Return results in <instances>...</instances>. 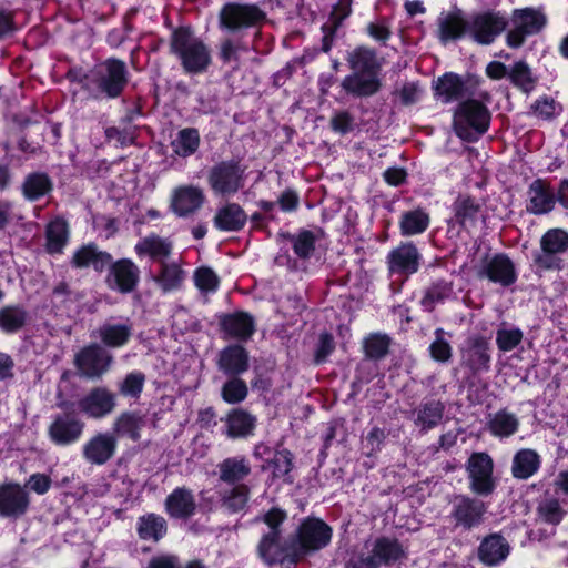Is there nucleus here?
<instances>
[{
  "label": "nucleus",
  "mask_w": 568,
  "mask_h": 568,
  "mask_svg": "<svg viewBox=\"0 0 568 568\" xmlns=\"http://www.w3.org/2000/svg\"><path fill=\"white\" fill-rule=\"evenodd\" d=\"M286 519V513L280 508H272L264 516V523L270 531L263 536L258 545L261 558L268 565L283 562L284 560L296 561V549L294 542L284 545L281 542V524Z\"/></svg>",
  "instance_id": "nucleus-1"
},
{
  "label": "nucleus",
  "mask_w": 568,
  "mask_h": 568,
  "mask_svg": "<svg viewBox=\"0 0 568 568\" xmlns=\"http://www.w3.org/2000/svg\"><path fill=\"white\" fill-rule=\"evenodd\" d=\"M172 51L180 58L189 73L204 71L210 63V53L204 43L187 29L175 30L171 40Z\"/></svg>",
  "instance_id": "nucleus-2"
},
{
  "label": "nucleus",
  "mask_w": 568,
  "mask_h": 568,
  "mask_svg": "<svg viewBox=\"0 0 568 568\" xmlns=\"http://www.w3.org/2000/svg\"><path fill=\"white\" fill-rule=\"evenodd\" d=\"M487 108L476 100H468L459 104L454 114V129L456 134L466 141H475L484 134L489 125Z\"/></svg>",
  "instance_id": "nucleus-3"
},
{
  "label": "nucleus",
  "mask_w": 568,
  "mask_h": 568,
  "mask_svg": "<svg viewBox=\"0 0 568 568\" xmlns=\"http://www.w3.org/2000/svg\"><path fill=\"white\" fill-rule=\"evenodd\" d=\"M125 63L118 59H108L92 70L88 81L92 91L108 98H116L128 82Z\"/></svg>",
  "instance_id": "nucleus-4"
},
{
  "label": "nucleus",
  "mask_w": 568,
  "mask_h": 568,
  "mask_svg": "<svg viewBox=\"0 0 568 568\" xmlns=\"http://www.w3.org/2000/svg\"><path fill=\"white\" fill-rule=\"evenodd\" d=\"M207 182L219 195H233L244 186V169L236 161H222L211 168Z\"/></svg>",
  "instance_id": "nucleus-5"
},
{
  "label": "nucleus",
  "mask_w": 568,
  "mask_h": 568,
  "mask_svg": "<svg viewBox=\"0 0 568 568\" xmlns=\"http://www.w3.org/2000/svg\"><path fill=\"white\" fill-rule=\"evenodd\" d=\"M332 538V529L323 520L308 518L304 520L297 530V540L294 541L296 560L310 552L326 547Z\"/></svg>",
  "instance_id": "nucleus-6"
},
{
  "label": "nucleus",
  "mask_w": 568,
  "mask_h": 568,
  "mask_svg": "<svg viewBox=\"0 0 568 568\" xmlns=\"http://www.w3.org/2000/svg\"><path fill=\"white\" fill-rule=\"evenodd\" d=\"M220 26L235 32L250 28L263 19V12L254 4L226 3L220 11Z\"/></svg>",
  "instance_id": "nucleus-7"
},
{
  "label": "nucleus",
  "mask_w": 568,
  "mask_h": 568,
  "mask_svg": "<svg viewBox=\"0 0 568 568\" xmlns=\"http://www.w3.org/2000/svg\"><path fill=\"white\" fill-rule=\"evenodd\" d=\"M493 459L486 453H474L467 463V471L470 479V489L477 494L487 496L493 493Z\"/></svg>",
  "instance_id": "nucleus-8"
},
{
  "label": "nucleus",
  "mask_w": 568,
  "mask_h": 568,
  "mask_svg": "<svg viewBox=\"0 0 568 568\" xmlns=\"http://www.w3.org/2000/svg\"><path fill=\"white\" fill-rule=\"evenodd\" d=\"M541 252L535 256V263L546 270L560 268L557 257L568 250V233L561 229L547 231L540 240Z\"/></svg>",
  "instance_id": "nucleus-9"
},
{
  "label": "nucleus",
  "mask_w": 568,
  "mask_h": 568,
  "mask_svg": "<svg viewBox=\"0 0 568 568\" xmlns=\"http://www.w3.org/2000/svg\"><path fill=\"white\" fill-rule=\"evenodd\" d=\"M112 356L100 345L92 344L82 348L75 356L80 374L87 378H100L110 367Z\"/></svg>",
  "instance_id": "nucleus-10"
},
{
  "label": "nucleus",
  "mask_w": 568,
  "mask_h": 568,
  "mask_svg": "<svg viewBox=\"0 0 568 568\" xmlns=\"http://www.w3.org/2000/svg\"><path fill=\"white\" fill-rule=\"evenodd\" d=\"M116 405L115 394L106 387H94L78 402L79 410L94 419L110 415Z\"/></svg>",
  "instance_id": "nucleus-11"
},
{
  "label": "nucleus",
  "mask_w": 568,
  "mask_h": 568,
  "mask_svg": "<svg viewBox=\"0 0 568 568\" xmlns=\"http://www.w3.org/2000/svg\"><path fill=\"white\" fill-rule=\"evenodd\" d=\"M477 275L503 286L511 285L517 278L515 265L505 254L486 257L478 268Z\"/></svg>",
  "instance_id": "nucleus-12"
},
{
  "label": "nucleus",
  "mask_w": 568,
  "mask_h": 568,
  "mask_svg": "<svg viewBox=\"0 0 568 568\" xmlns=\"http://www.w3.org/2000/svg\"><path fill=\"white\" fill-rule=\"evenodd\" d=\"M486 510L484 501L466 496H457L453 501L450 515L456 526L471 529L481 524Z\"/></svg>",
  "instance_id": "nucleus-13"
},
{
  "label": "nucleus",
  "mask_w": 568,
  "mask_h": 568,
  "mask_svg": "<svg viewBox=\"0 0 568 568\" xmlns=\"http://www.w3.org/2000/svg\"><path fill=\"white\" fill-rule=\"evenodd\" d=\"M507 26L504 17L494 12H485L471 18L468 30L474 39L481 44L491 43Z\"/></svg>",
  "instance_id": "nucleus-14"
},
{
  "label": "nucleus",
  "mask_w": 568,
  "mask_h": 568,
  "mask_svg": "<svg viewBox=\"0 0 568 568\" xmlns=\"http://www.w3.org/2000/svg\"><path fill=\"white\" fill-rule=\"evenodd\" d=\"M365 550L381 566H390L406 557L403 545L394 538L379 537L365 542Z\"/></svg>",
  "instance_id": "nucleus-15"
},
{
  "label": "nucleus",
  "mask_w": 568,
  "mask_h": 568,
  "mask_svg": "<svg viewBox=\"0 0 568 568\" xmlns=\"http://www.w3.org/2000/svg\"><path fill=\"white\" fill-rule=\"evenodd\" d=\"M110 272L106 277V283L110 288L116 290L121 293L132 292L140 278L139 267L128 258H122L109 265Z\"/></svg>",
  "instance_id": "nucleus-16"
},
{
  "label": "nucleus",
  "mask_w": 568,
  "mask_h": 568,
  "mask_svg": "<svg viewBox=\"0 0 568 568\" xmlns=\"http://www.w3.org/2000/svg\"><path fill=\"white\" fill-rule=\"evenodd\" d=\"M84 428V423L72 414L58 415L49 427L50 438L58 445L77 442Z\"/></svg>",
  "instance_id": "nucleus-17"
},
{
  "label": "nucleus",
  "mask_w": 568,
  "mask_h": 568,
  "mask_svg": "<svg viewBox=\"0 0 568 568\" xmlns=\"http://www.w3.org/2000/svg\"><path fill=\"white\" fill-rule=\"evenodd\" d=\"M116 449V438L108 433H99L83 446L84 459L92 465H103L109 462Z\"/></svg>",
  "instance_id": "nucleus-18"
},
{
  "label": "nucleus",
  "mask_w": 568,
  "mask_h": 568,
  "mask_svg": "<svg viewBox=\"0 0 568 568\" xmlns=\"http://www.w3.org/2000/svg\"><path fill=\"white\" fill-rule=\"evenodd\" d=\"M29 505L27 491L18 484L0 486V516L18 517L26 513Z\"/></svg>",
  "instance_id": "nucleus-19"
},
{
  "label": "nucleus",
  "mask_w": 568,
  "mask_h": 568,
  "mask_svg": "<svg viewBox=\"0 0 568 568\" xmlns=\"http://www.w3.org/2000/svg\"><path fill=\"white\" fill-rule=\"evenodd\" d=\"M203 202L204 193L202 189L193 185H184L173 191L171 207L176 215L185 217L197 211Z\"/></svg>",
  "instance_id": "nucleus-20"
},
{
  "label": "nucleus",
  "mask_w": 568,
  "mask_h": 568,
  "mask_svg": "<svg viewBox=\"0 0 568 568\" xmlns=\"http://www.w3.org/2000/svg\"><path fill=\"white\" fill-rule=\"evenodd\" d=\"M341 87L352 97L367 98L381 90L382 82L378 75L352 72L342 80Z\"/></svg>",
  "instance_id": "nucleus-21"
},
{
  "label": "nucleus",
  "mask_w": 568,
  "mask_h": 568,
  "mask_svg": "<svg viewBox=\"0 0 568 568\" xmlns=\"http://www.w3.org/2000/svg\"><path fill=\"white\" fill-rule=\"evenodd\" d=\"M557 194L550 185L542 180H535L528 189L527 210L534 214L550 212L556 203Z\"/></svg>",
  "instance_id": "nucleus-22"
},
{
  "label": "nucleus",
  "mask_w": 568,
  "mask_h": 568,
  "mask_svg": "<svg viewBox=\"0 0 568 568\" xmlns=\"http://www.w3.org/2000/svg\"><path fill=\"white\" fill-rule=\"evenodd\" d=\"M509 551L508 541L499 534H491L480 542L478 558L487 566H496L508 557Z\"/></svg>",
  "instance_id": "nucleus-23"
},
{
  "label": "nucleus",
  "mask_w": 568,
  "mask_h": 568,
  "mask_svg": "<svg viewBox=\"0 0 568 568\" xmlns=\"http://www.w3.org/2000/svg\"><path fill=\"white\" fill-rule=\"evenodd\" d=\"M112 262V256L100 251L93 243L79 247L71 258V265L75 268L92 266L97 272H102Z\"/></svg>",
  "instance_id": "nucleus-24"
},
{
  "label": "nucleus",
  "mask_w": 568,
  "mask_h": 568,
  "mask_svg": "<svg viewBox=\"0 0 568 568\" xmlns=\"http://www.w3.org/2000/svg\"><path fill=\"white\" fill-rule=\"evenodd\" d=\"M453 217L450 223L466 230L474 227L481 215L480 204L473 197L459 195L453 203Z\"/></svg>",
  "instance_id": "nucleus-25"
},
{
  "label": "nucleus",
  "mask_w": 568,
  "mask_h": 568,
  "mask_svg": "<svg viewBox=\"0 0 568 568\" xmlns=\"http://www.w3.org/2000/svg\"><path fill=\"white\" fill-rule=\"evenodd\" d=\"M420 255L413 244H403L388 255L389 270L393 273L413 274L417 272Z\"/></svg>",
  "instance_id": "nucleus-26"
},
{
  "label": "nucleus",
  "mask_w": 568,
  "mask_h": 568,
  "mask_svg": "<svg viewBox=\"0 0 568 568\" xmlns=\"http://www.w3.org/2000/svg\"><path fill=\"white\" fill-rule=\"evenodd\" d=\"M219 479L230 485H239L251 474V465L246 457H229L217 465Z\"/></svg>",
  "instance_id": "nucleus-27"
},
{
  "label": "nucleus",
  "mask_w": 568,
  "mask_h": 568,
  "mask_svg": "<svg viewBox=\"0 0 568 568\" xmlns=\"http://www.w3.org/2000/svg\"><path fill=\"white\" fill-rule=\"evenodd\" d=\"M464 364L473 373L487 372L490 367L489 344L484 338H474L463 354Z\"/></svg>",
  "instance_id": "nucleus-28"
},
{
  "label": "nucleus",
  "mask_w": 568,
  "mask_h": 568,
  "mask_svg": "<svg viewBox=\"0 0 568 568\" xmlns=\"http://www.w3.org/2000/svg\"><path fill=\"white\" fill-rule=\"evenodd\" d=\"M225 426L227 437L245 438L253 434L256 427V417L244 409H233L225 418Z\"/></svg>",
  "instance_id": "nucleus-29"
},
{
  "label": "nucleus",
  "mask_w": 568,
  "mask_h": 568,
  "mask_svg": "<svg viewBox=\"0 0 568 568\" xmlns=\"http://www.w3.org/2000/svg\"><path fill=\"white\" fill-rule=\"evenodd\" d=\"M219 368L225 374L240 375L248 368L247 352L240 345H232L220 353Z\"/></svg>",
  "instance_id": "nucleus-30"
},
{
  "label": "nucleus",
  "mask_w": 568,
  "mask_h": 568,
  "mask_svg": "<svg viewBox=\"0 0 568 568\" xmlns=\"http://www.w3.org/2000/svg\"><path fill=\"white\" fill-rule=\"evenodd\" d=\"M165 509L171 517L187 518L195 510V500L191 490L186 488L174 489L165 500Z\"/></svg>",
  "instance_id": "nucleus-31"
},
{
  "label": "nucleus",
  "mask_w": 568,
  "mask_h": 568,
  "mask_svg": "<svg viewBox=\"0 0 568 568\" xmlns=\"http://www.w3.org/2000/svg\"><path fill=\"white\" fill-rule=\"evenodd\" d=\"M347 62L352 72L374 74L379 77L381 63L376 52L366 47H359L348 54Z\"/></svg>",
  "instance_id": "nucleus-32"
},
{
  "label": "nucleus",
  "mask_w": 568,
  "mask_h": 568,
  "mask_svg": "<svg viewBox=\"0 0 568 568\" xmlns=\"http://www.w3.org/2000/svg\"><path fill=\"white\" fill-rule=\"evenodd\" d=\"M540 467V456L534 449L525 448L518 450L511 463V474L517 479H528L537 473Z\"/></svg>",
  "instance_id": "nucleus-33"
},
{
  "label": "nucleus",
  "mask_w": 568,
  "mask_h": 568,
  "mask_svg": "<svg viewBox=\"0 0 568 568\" xmlns=\"http://www.w3.org/2000/svg\"><path fill=\"white\" fill-rule=\"evenodd\" d=\"M352 2L353 0H338V2L333 7L327 22L322 28L324 32L322 44L323 51L328 52L331 50L334 33L343 20L349 16L352 11Z\"/></svg>",
  "instance_id": "nucleus-34"
},
{
  "label": "nucleus",
  "mask_w": 568,
  "mask_h": 568,
  "mask_svg": "<svg viewBox=\"0 0 568 568\" xmlns=\"http://www.w3.org/2000/svg\"><path fill=\"white\" fill-rule=\"evenodd\" d=\"M134 250L139 256L148 255L162 263L171 254L172 243L156 234H151L139 241Z\"/></svg>",
  "instance_id": "nucleus-35"
},
{
  "label": "nucleus",
  "mask_w": 568,
  "mask_h": 568,
  "mask_svg": "<svg viewBox=\"0 0 568 568\" xmlns=\"http://www.w3.org/2000/svg\"><path fill=\"white\" fill-rule=\"evenodd\" d=\"M246 219V213L239 204L229 203L217 211L214 224L222 231H239L245 225Z\"/></svg>",
  "instance_id": "nucleus-36"
},
{
  "label": "nucleus",
  "mask_w": 568,
  "mask_h": 568,
  "mask_svg": "<svg viewBox=\"0 0 568 568\" xmlns=\"http://www.w3.org/2000/svg\"><path fill=\"white\" fill-rule=\"evenodd\" d=\"M438 38L443 43L460 38L468 24L459 12L442 13L437 20Z\"/></svg>",
  "instance_id": "nucleus-37"
},
{
  "label": "nucleus",
  "mask_w": 568,
  "mask_h": 568,
  "mask_svg": "<svg viewBox=\"0 0 568 568\" xmlns=\"http://www.w3.org/2000/svg\"><path fill=\"white\" fill-rule=\"evenodd\" d=\"M224 332L236 339H247L254 333V320L246 313H235L222 320Z\"/></svg>",
  "instance_id": "nucleus-38"
},
{
  "label": "nucleus",
  "mask_w": 568,
  "mask_h": 568,
  "mask_svg": "<svg viewBox=\"0 0 568 568\" xmlns=\"http://www.w3.org/2000/svg\"><path fill=\"white\" fill-rule=\"evenodd\" d=\"M28 321L29 313L21 305H8L0 308V329L7 334L19 332Z\"/></svg>",
  "instance_id": "nucleus-39"
},
{
  "label": "nucleus",
  "mask_w": 568,
  "mask_h": 568,
  "mask_svg": "<svg viewBox=\"0 0 568 568\" xmlns=\"http://www.w3.org/2000/svg\"><path fill=\"white\" fill-rule=\"evenodd\" d=\"M487 427L494 436L509 437L518 430L519 419L515 414L500 409L489 416Z\"/></svg>",
  "instance_id": "nucleus-40"
},
{
  "label": "nucleus",
  "mask_w": 568,
  "mask_h": 568,
  "mask_svg": "<svg viewBox=\"0 0 568 568\" xmlns=\"http://www.w3.org/2000/svg\"><path fill=\"white\" fill-rule=\"evenodd\" d=\"M45 250L50 254H59L63 251L69 240V227L64 220L55 219L50 222L45 231Z\"/></svg>",
  "instance_id": "nucleus-41"
},
{
  "label": "nucleus",
  "mask_w": 568,
  "mask_h": 568,
  "mask_svg": "<svg viewBox=\"0 0 568 568\" xmlns=\"http://www.w3.org/2000/svg\"><path fill=\"white\" fill-rule=\"evenodd\" d=\"M136 530L141 539L158 541L166 534V521L160 515L148 514L139 518Z\"/></svg>",
  "instance_id": "nucleus-42"
},
{
  "label": "nucleus",
  "mask_w": 568,
  "mask_h": 568,
  "mask_svg": "<svg viewBox=\"0 0 568 568\" xmlns=\"http://www.w3.org/2000/svg\"><path fill=\"white\" fill-rule=\"evenodd\" d=\"M444 405L439 400H429L422 404L415 409L414 414L416 426L420 427L422 430H428L437 426L444 414Z\"/></svg>",
  "instance_id": "nucleus-43"
},
{
  "label": "nucleus",
  "mask_w": 568,
  "mask_h": 568,
  "mask_svg": "<svg viewBox=\"0 0 568 568\" xmlns=\"http://www.w3.org/2000/svg\"><path fill=\"white\" fill-rule=\"evenodd\" d=\"M185 278L184 271L175 262H162L161 271L155 276V282L163 292H172L179 290Z\"/></svg>",
  "instance_id": "nucleus-44"
},
{
  "label": "nucleus",
  "mask_w": 568,
  "mask_h": 568,
  "mask_svg": "<svg viewBox=\"0 0 568 568\" xmlns=\"http://www.w3.org/2000/svg\"><path fill=\"white\" fill-rule=\"evenodd\" d=\"M100 339L110 347H121L132 335V326L128 323L103 324L98 331Z\"/></svg>",
  "instance_id": "nucleus-45"
},
{
  "label": "nucleus",
  "mask_w": 568,
  "mask_h": 568,
  "mask_svg": "<svg viewBox=\"0 0 568 568\" xmlns=\"http://www.w3.org/2000/svg\"><path fill=\"white\" fill-rule=\"evenodd\" d=\"M454 297L453 283L444 280L433 283L422 300V305L428 312H432L439 303Z\"/></svg>",
  "instance_id": "nucleus-46"
},
{
  "label": "nucleus",
  "mask_w": 568,
  "mask_h": 568,
  "mask_svg": "<svg viewBox=\"0 0 568 568\" xmlns=\"http://www.w3.org/2000/svg\"><path fill=\"white\" fill-rule=\"evenodd\" d=\"M52 190V182L44 173L29 174L22 185L23 195L30 200L36 201Z\"/></svg>",
  "instance_id": "nucleus-47"
},
{
  "label": "nucleus",
  "mask_w": 568,
  "mask_h": 568,
  "mask_svg": "<svg viewBox=\"0 0 568 568\" xmlns=\"http://www.w3.org/2000/svg\"><path fill=\"white\" fill-rule=\"evenodd\" d=\"M250 493L248 486L244 484L234 485L232 488L222 493V507L231 513L243 510L247 504Z\"/></svg>",
  "instance_id": "nucleus-48"
},
{
  "label": "nucleus",
  "mask_w": 568,
  "mask_h": 568,
  "mask_svg": "<svg viewBox=\"0 0 568 568\" xmlns=\"http://www.w3.org/2000/svg\"><path fill=\"white\" fill-rule=\"evenodd\" d=\"M428 224V214L423 210H414L402 215L400 231L403 235L410 236L423 233Z\"/></svg>",
  "instance_id": "nucleus-49"
},
{
  "label": "nucleus",
  "mask_w": 568,
  "mask_h": 568,
  "mask_svg": "<svg viewBox=\"0 0 568 568\" xmlns=\"http://www.w3.org/2000/svg\"><path fill=\"white\" fill-rule=\"evenodd\" d=\"M508 79L516 88L526 93L534 90L536 84L531 69L525 61H517L511 65L508 72Z\"/></svg>",
  "instance_id": "nucleus-50"
},
{
  "label": "nucleus",
  "mask_w": 568,
  "mask_h": 568,
  "mask_svg": "<svg viewBox=\"0 0 568 568\" xmlns=\"http://www.w3.org/2000/svg\"><path fill=\"white\" fill-rule=\"evenodd\" d=\"M200 144V135L195 129H183L172 141V148L174 153L180 156H189L193 154Z\"/></svg>",
  "instance_id": "nucleus-51"
},
{
  "label": "nucleus",
  "mask_w": 568,
  "mask_h": 568,
  "mask_svg": "<svg viewBox=\"0 0 568 568\" xmlns=\"http://www.w3.org/2000/svg\"><path fill=\"white\" fill-rule=\"evenodd\" d=\"M435 89L443 101L448 103L463 94L464 84L459 77L448 73L438 79Z\"/></svg>",
  "instance_id": "nucleus-52"
},
{
  "label": "nucleus",
  "mask_w": 568,
  "mask_h": 568,
  "mask_svg": "<svg viewBox=\"0 0 568 568\" xmlns=\"http://www.w3.org/2000/svg\"><path fill=\"white\" fill-rule=\"evenodd\" d=\"M513 22L525 30L526 33L534 34L545 26L546 18L539 11L524 9L515 12Z\"/></svg>",
  "instance_id": "nucleus-53"
},
{
  "label": "nucleus",
  "mask_w": 568,
  "mask_h": 568,
  "mask_svg": "<svg viewBox=\"0 0 568 568\" xmlns=\"http://www.w3.org/2000/svg\"><path fill=\"white\" fill-rule=\"evenodd\" d=\"M288 239L300 258H308L314 253L316 236L313 232L303 230L295 235H288Z\"/></svg>",
  "instance_id": "nucleus-54"
},
{
  "label": "nucleus",
  "mask_w": 568,
  "mask_h": 568,
  "mask_svg": "<svg viewBox=\"0 0 568 568\" xmlns=\"http://www.w3.org/2000/svg\"><path fill=\"white\" fill-rule=\"evenodd\" d=\"M247 394L246 383L237 377L227 381L221 389V396L227 404H239L247 397Z\"/></svg>",
  "instance_id": "nucleus-55"
},
{
  "label": "nucleus",
  "mask_w": 568,
  "mask_h": 568,
  "mask_svg": "<svg viewBox=\"0 0 568 568\" xmlns=\"http://www.w3.org/2000/svg\"><path fill=\"white\" fill-rule=\"evenodd\" d=\"M537 511L541 521L551 525H558L566 514L557 499H546L541 501Z\"/></svg>",
  "instance_id": "nucleus-56"
},
{
  "label": "nucleus",
  "mask_w": 568,
  "mask_h": 568,
  "mask_svg": "<svg viewBox=\"0 0 568 568\" xmlns=\"http://www.w3.org/2000/svg\"><path fill=\"white\" fill-rule=\"evenodd\" d=\"M195 286L204 294L213 293L217 290L220 280L216 273L210 267H200L194 272Z\"/></svg>",
  "instance_id": "nucleus-57"
},
{
  "label": "nucleus",
  "mask_w": 568,
  "mask_h": 568,
  "mask_svg": "<svg viewBox=\"0 0 568 568\" xmlns=\"http://www.w3.org/2000/svg\"><path fill=\"white\" fill-rule=\"evenodd\" d=\"M389 347V338L386 335L373 334L364 342L366 356L373 359L384 357Z\"/></svg>",
  "instance_id": "nucleus-58"
},
{
  "label": "nucleus",
  "mask_w": 568,
  "mask_h": 568,
  "mask_svg": "<svg viewBox=\"0 0 568 568\" xmlns=\"http://www.w3.org/2000/svg\"><path fill=\"white\" fill-rule=\"evenodd\" d=\"M272 467L273 477L281 478L290 474L293 468V456L290 450H277L273 458L268 462Z\"/></svg>",
  "instance_id": "nucleus-59"
},
{
  "label": "nucleus",
  "mask_w": 568,
  "mask_h": 568,
  "mask_svg": "<svg viewBox=\"0 0 568 568\" xmlns=\"http://www.w3.org/2000/svg\"><path fill=\"white\" fill-rule=\"evenodd\" d=\"M523 336L519 328H499L496 332V344L500 351L509 352L520 344Z\"/></svg>",
  "instance_id": "nucleus-60"
},
{
  "label": "nucleus",
  "mask_w": 568,
  "mask_h": 568,
  "mask_svg": "<svg viewBox=\"0 0 568 568\" xmlns=\"http://www.w3.org/2000/svg\"><path fill=\"white\" fill-rule=\"evenodd\" d=\"M436 338L429 346L430 356L434 361L447 363L452 358V347L448 341L444 338V331H435Z\"/></svg>",
  "instance_id": "nucleus-61"
},
{
  "label": "nucleus",
  "mask_w": 568,
  "mask_h": 568,
  "mask_svg": "<svg viewBox=\"0 0 568 568\" xmlns=\"http://www.w3.org/2000/svg\"><path fill=\"white\" fill-rule=\"evenodd\" d=\"M141 424V418L138 416L133 414H123L116 419L114 430L118 434H124L133 439H138Z\"/></svg>",
  "instance_id": "nucleus-62"
},
{
  "label": "nucleus",
  "mask_w": 568,
  "mask_h": 568,
  "mask_svg": "<svg viewBox=\"0 0 568 568\" xmlns=\"http://www.w3.org/2000/svg\"><path fill=\"white\" fill-rule=\"evenodd\" d=\"M335 342L332 334L322 332L314 351V364L320 365L326 362L327 357L334 352Z\"/></svg>",
  "instance_id": "nucleus-63"
},
{
  "label": "nucleus",
  "mask_w": 568,
  "mask_h": 568,
  "mask_svg": "<svg viewBox=\"0 0 568 568\" xmlns=\"http://www.w3.org/2000/svg\"><path fill=\"white\" fill-rule=\"evenodd\" d=\"M145 376L142 373L134 372L126 375L120 386V392L130 397H138L144 385Z\"/></svg>",
  "instance_id": "nucleus-64"
}]
</instances>
